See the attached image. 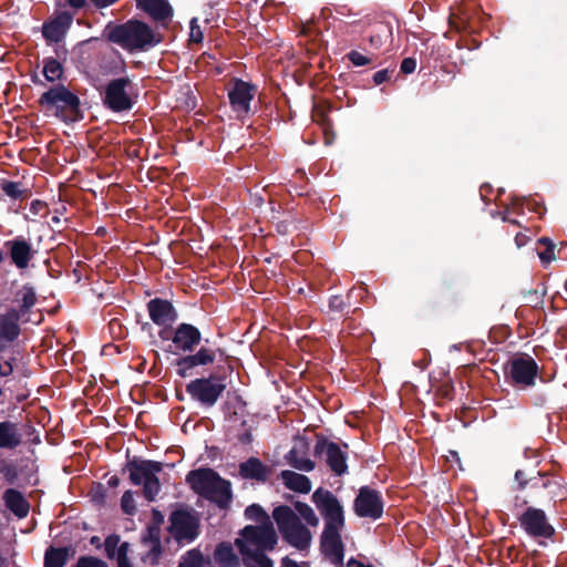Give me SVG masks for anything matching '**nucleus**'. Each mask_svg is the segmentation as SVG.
<instances>
[{
    "instance_id": "1",
    "label": "nucleus",
    "mask_w": 567,
    "mask_h": 567,
    "mask_svg": "<svg viewBox=\"0 0 567 567\" xmlns=\"http://www.w3.org/2000/svg\"><path fill=\"white\" fill-rule=\"evenodd\" d=\"M311 501L324 520L320 536V551L331 564L342 565L344 544L341 532L346 526L343 506L331 491L323 487L313 492Z\"/></svg>"
},
{
    "instance_id": "2",
    "label": "nucleus",
    "mask_w": 567,
    "mask_h": 567,
    "mask_svg": "<svg viewBox=\"0 0 567 567\" xmlns=\"http://www.w3.org/2000/svg\"><path fill=\"white\" fill-rule=\"evenodd\" d=\"M202 332L192 323L182 322L173 331L172 342L176 350L187 353L176 359V373L181 378H187L193 374V370L197 367L209 365L215 362L217 357H224L225 351L219 347L208 346L205 340L196 352L195 349L202 342Z\"/></svg>"
},
{
    "instance_id": "3",
    "label": "nucleus",
    "mask_w": 567,
    "mask_h": 567,
    "mask_svg": "<svg viewBox=\"0 0 567 567\" xmlns=\"http://www.w3.org/2000/svg\"><path fill=\"white\" fill-rule=\"evenodd\" d=\"M105 33L107 41L128 52H144L162 42V35L138 19L120 24L109 23Z\"/></svg>"
},
{
    "instance_id": "4",
    "label": "nucleus",
    "mask_w": 567,
    "mask_h": 567,
    "mask_svg": "<svg viewBox=\"0 0 567 567\" xmlns=\"http://www.w3.org/2000/svg\"><path fill=\"white\" fill-rule=\"evenodd\" d=\"M194 493L216 504L219 508H227L233 498L231 484L209 467L189 471L185 478Z\"/></svg>"
},
{
    "instance_id": "5",
    "label": "nucleus",
    "mask_w": 567,
    "mask_h": 567,
    "mask_svg": "<svg viewBox=\"0 0 567 567\" xmlns=\"http://www.w3.org/2000/svg\"><path fill=\"white\" fill-rule=\"evenodd\" d=\"M513 489L515 492L526 491L527 495L525 498L529 501V504L532 502L545 501L556 503V497L561 489V484L557 476L549 471H534L528 473L524 470H516Z\"/></svg>"
},
{
    "instance_id": "6",
    "label": "nucleus",
    "mask_w": 567,
    "mask_h": 567,
    "mask_svg": "<svg viewBox=\"0 0 567 567\" xmlns=\"http://www.w3.org/2000/svg\"><path fill=\"white\" fill-rule=\"evenodd\" d=\"M39 104L65 124L83 120L80 97L70 91L64 84H58L43 92L39 97Z\"/></svg>"
},
{
    "instance_id": "7",
    "label": "nucleus",
    "mask_w": 567,
    "mask_h": 567,
    "mask_svg": "<svg viewBox=\"0 0 567 567\" xmlns=\"http://www.w3.org/2000/svg\"><path fill=\"white\" fill-rule=\"evenodd\" d=\"M514 506L524 507V511L517 515V520L528 537L535 539L540 546H547L548 540H554L556 529L543 508L529 505V501L519 495L515 496Z\"/></svg>"
},
{
    "instance_id": "8",
    "label": "nucleus",
    "mask_w": 567,
    "mask_h": 567,
    "mask_svg": "<svg viewBox=\"0 0 567 567\" xmlns=\"http://www.w3.org/2000/svg\"><path fill=\"white\" fill-rule=\"evenodd\" d=\"M278 530L285 542L298 550H306L310 547L312 534L303 525L299 516L288 505H280L272 511Z\"/></svg>"
},
{
    "instance_id": "9",
    "label": "nucleus",
    "mask_w": 567,
    "mask_h": 567,
    "mask_svg": "<svg viewBox=\"0 0 567 567\" xmlns=\"http://www.w3.org/2000/svg\"><path fill=\"white\" fill-rule=\"evenodd\" d=\"M503 371L506 382L519 390L534 388L537 379L547 382L540 374L536 360L526 353L511 358L504 364Z\"/></svg>"
},
{
    "instance_id": "10",
    "label": "nucleus",
    "mask_w": 567,
    "mask_h": 567,
    "mask_svg": "<svg viewBox=\"0 0 567 567\" xmlns=\"http://www.w3.org/2000/svg\"><path fill=\"white\" fill-rule=\"evenodd\" d=\"M168 533L177 544H190L200 533V520L197 513L189 508H177L168 517Z\"/></svg>"
},
{
    "instance_id": "11",
    "label": "nucleus",
    "mask_w": 567,
    "mask_h": 567,
    "mask_svg": "<svg viewBox=\"0 0 567 567\" xmlns=\"http://www.w3.org/2000/svg\"><path fill=\"white\" fill-rule=\"evenodd\" d=\"M130 87L132 81L128 76L110 80L102 93L103 106L113 113L130 112L136 103L128 91Z\"/></svg>"
},
{
    "instance_id": "12",
    "label": "nucleus",
    "mask_w": 567,
    "mask_h": 567,
    "mask_svg": "<svg viewBox=\"0 0 567 567\" xmlns=\"http://www.w3.org/2000/svg\"><path fill=\"white\" fill-rule=\"evenodd\" d=\"M225 389V378L214 373L207 378H197L186 384V392L190 398L206 408L214 406Z\"/></svg>"
},
{
    "instance_id": "13",
    "label": "nucleus",
    "mask_w": 567,
    "mask_h": 567,
    "mask_svg": "<svg viewBox=\"0 0 567 567\" xmlns=\"http://www.w3.org/2000/svg\"><path fill=\"white\" fill-rule=\"evenodd\" d=\"M353 512L360 518L378 520L384 513V499L380 491L361 486L353 501Z\"/></svg>"
},
{
    "instance_id": "14",
    "label": "nucleus",
    "mask_w": 567,
    "mask_h": 567,
    "mask_svg": "<svg viewBox=\"0 0 567 567\" xmlns=\"http://www.w3.org/2000/svg\"><path fill=\"white\" fill-rule=\"evenodd\" d=\"M257 92V86L239 78L231 79V86L228 89V100L231 110L237 117L243 120L251 113V101Z\"/></svg>"
},
{
    "instance_id": "15",
    "label": "nucleus",
    "mask_w": 567,
    "mask_h": 567,
    "mask_svg": "<svg viewBox=\"0 0 567 567\" xmlns=\"http://www.w3.org/2000/svg\"><path fill=\"white\" fill-rule=\"evenodd\" d=\"M313 455L316 457L324 455L326 463L334 475L342 476L348 473L347 451H343L339 444L329 441L326 436L317 435Z\"/></svg>"
},
{
    "instance_id": "16",
    "label": "nucleus",
    "mask_w": 567,
    "mask_h": 567,
    "mask_svg": "<svg viewBox=\"0 0 567 567\" xmlns=\"http://www.w3.org/2000/svg\"><path fill=\"white\" fill-rule=\"evenodd\" d=\"M241 540L249 545H254V550H268L271 551L275 549L278 543V536L275 530L274 524L269 523L266 525H247L240 532Z\"/></svg>"
},
{
    "instance_id": "17",
    "label": "nucleus",
    "mask_w": 567,
    "mask_h": 567,
    "mask_svg": "<svg viewBox=\"0 0 567 567\" xmlns=\"http://www.w3.org/2000/svg\"><path fill=\"white\" fill-rule=\"evenodd\" d=\"M74 14L69 11H60L42 24V35L47 43L61 42L73 22Z\"/></svg>"
},
{
    "instance_id": "18",
    "label": "nucleus",
    "mask_w": 567,
    "mask_h": 567,
    "mask_svg": "<svg viewBox=\"0 0 567 567\" xmlns=\"http://www.w3.org/2000/svg\"><path fill=\"white\" fill-rule=\"evenodd\" d=\"M136 9L145 13L152 21L167 28L174 17V9L168 0H134Z\"/></svg>"
},
{
    "instance_id": "19",
    "label": "nucleus",
    "mask_w": 567,
    "mask_h": 567,
    "mask_svg": "<svg viewBox=\"0 0 567 567\" xmlns=\"http://www.w3.org/2000/svg\"><path fill=\"white\" fill-rule=\"evenodd\" d=\"M163 463L153 460H142L137 456L128 458L124 471L128 472L130 481L133 485H141L148 476L162 472Z\"/></svg>"
},
{
    "instance_id": "20",
    "label": "nucleus",
    "mask_w": 567,
    "mask_h": 567,
    "mask_svg": "<svg viewBox=\"0 0 567 567\" xmlns=\"http://www.w3.org/2000/svg\"><path fill=\"white\" fill-rule=\"evenodd\" d=\"M8 249L11 262L18 269H25L29 267L30 261L34 258L35 250L32 244L23 236H17L16 238L4 243Z\"/></svg>"
},
{
    "instance_id": "21",
    "label": "nucleus",
    "mask_w": 567,
    "mask_h": 567,
    "mask_svg": "<svg viewBox=\"0 0 567 567\" xmlns=\"http://www.w3.org/2000/svg\"><path fill=\"white\" fill-rule=\"evenodd\" d=\"M147 311L151 320L157 326H168L178 318V312L167 299L154 298L147 302Z\"/></svg>"
},
{
    "instance_id": "22",
    "label": "nucleus",
    "mask_w": 567,
    "mask_h": 567,
    "mask_svg": "<svg viewBox=\"0 0 567 567\" xmlns=\"http://www.w3.org/2000/svg\"><path fill=\"white\" fill-rule=\"evenodd\" d=\"M19 322L16 308H10L6 313H0V351L19 338L21 333Z\"/></svg>"
},
{
    "instance_id": "23",
    "label": "nucleus",
    "mask_w": 567,
    "mask_h": 567,
    "mask_svg": "<svg viewBox=\"0 0 567 567\" xmlns=\"http://www.w3.org/2000/svg\"><path fill=\"white\" fill-rule=\"evenodd\" d=\"M238 472L241 478L265 483L271 474V467L265 465L259 458L251 456L239 464Z\"/></svg>"
},
{
    "instance_id": "24",
    "label": "nucleus",
    "mask_w": 567,
    "mask_h": 567,
    "mask_svg": "<svg viewBox=\"0 0 567 567\" xmlns=\"http://www.w3.org/2000/svg\"><path fill=\"white\" fill-rule=\"evenodd\" d=\"M3 501L6 507L19 518H24L30 512V503L24 495L16 488L7 489L3 494Z\"/></svg>"
},
{
    "instance_id": "25",
    "label": "nucleus",
    "mask_w": 567,
    "mask_h": 567,
    "mask_svg": "<svg viewBox=\"0 0 567 567\" xmlns=\"http://www.w3.org/2000/svg\"><path fill=\"white\" fill-rule=\"evenodd\" d=\"M55 53L56 58L50 56L43 59L42 73L49 82L61 80L64 73L63 65L60 60L66 59L68 50L65 48H61L55 50Z\"/></svg>"
},
{
    "instance_id": "26",
    "label": "nucleus",
    "mask_w": 567,
    "mask_h": 567,
    "mask_svg": "<svg viewBox=\"0 0 567 567\" xmlns=\"http://www.w3.org/2000/svg\"><path fill=\"white\" fill-rule=\"evenodd\" d=\"M22 443V435L17 423L10 421L0 422V450H14Z\"/></svg>"
},
{
    "instance_id": "27",
    "label": "nucleus",
    "mask_w": 567,
    "mask_h": 567,
    "mask_svg": "<svg viewBox=\"0 0 567 567\" xmlns=\"http://www.w3.org/2000/svg\"><path fill=\"white\" fill-rule=\"evenodd\" d=\"M236 545L245 557L246 567H274L272 560L265 554L267 550H252L240 539L236 540Z\"/></svg>"
},
{
    "instance_id": "28",
    "label": "nucleus",
    "mask_w": 567,
    "mask_h": 567,
    "mask_svg": "<svg viewBox=\"0 0 567 567\" xmlns=\"http://www.w3.org/2000/svg\"><path fill=\"white\" fill-rule=\"evenodd\" d=\"M365 293V289L352 288L348 291V293L343 297L340 295H334L329 298V310L332 312H338L341 315H349L350 308L352 306L351 299L355 295V297H362Z\"/></svg>"
},
{
    "instance_id": "29",
    "label": "nucleus",
    "mask_w": 567,
    "mask_h": 567,
    "mask_svg": "<svg viewBox=\"0 0 567 567\" xmlns=\"http://www.w3.org/2000/svg\"><path fill=\"white\" fill-rule=\"evenodd\" d=\"M280 477L286 487L293 492L308 494L311 491V481L303 474L285 470L280 473Z\"/></svg>"
},
{
    "instance_id": "30",
    "label": "nucleus",
    "mask_w": 567,
    "mask_h": 567,
    "mask_svg": "<svg viewBox=\"0 0 567 567\" xmlns=\"http://www.w3.org/2000/svg\"><path fill=\"white\" fill-rule=\"evenodd\" d=\"M18 296H21V303L19 308H16V313L18 319L23 322L30 321L29 318H25L27 315L30 313L31 309L35 306L38 298L33 287L25 285L18 292Z\"/></svg>"
},
{
    "instance_id": "31",
    "label": "nucleus",
    "mask_w": 567,
    "mask_h": 567,
    "mask_svg": "<svg viewBox=\"0 0 567 567\" xmlns=\"http://www.w3.org/2000/svg\"><path fill=\"white\" fill-rule=\"evenodd\" d=\"M71 556V548L50 546L44 553L43 567H64Z\"/></svg>"
},
{
    "instance_id": "32",
    "label": "nucleus",
    "mask_w": 567,
    "mask_h": 567,
    "mask_svg": "<svg viewBox=\"0 0 567 567\" xmlns=\"http://www.w3.org/2000/svg\"><path fill=\"white\" fill-rule=\"evenodd\" d=\"M215 560L223 567H239L238 557L233 547L227 543H220L214 553Z\"/></svg>"
},
{
    "instance_id": "33",
    "label": "nucleus",
    "mask_w": 567,
    "mask_h": 567,
    "mask_svg": "<svg viewBox=\"0 0 567 567\" xmlns=\"http://www.w3.org/2000/svg\"><path fill=\"white\" fill-rule=\"evenodd\" d=\"M392 34L391 27L384 23L375 24L368 38L369 44L374 50H379Z\"/></svg>"
},
{
    "instance_id": "34",
    "label": "nucleus",
    "mask_w": 567,
    "mask_h": 567,
    "mask_svg": "<svg viewBox=\"0 0 567 567\" xmlns=\"http://www.w3.org/2000/svg\"><path fill=\"white\" fill-rule=\"evenodd\" d=\"M1 190L11 199H25L31 195L28 188L22 187V183L3 179L0 183Z\"/></svg>"
},
{
    "instance_id": "35",
    "label": "nucleus",
    "mask_w": 567,
    "mask_h": 567,
    "mask_svg": "<svg viewBox=\"0 0 567 567\" xmlns=\"http://www.w3.org/2000/svg\"><path fill=\"white\" fill-rule=\"evenodd\" d=\"M287 461L292 467L305 472H311L316 466L315 462L310 458L300 456L297 447H292L288 452Z\"/></svg>"
},
{
    "instance_id": "36",
    "label": "nucleus",
    "mask_w": 567,
    "mask_h": 567,
    "mask_svg": "<svg viewBox=\"0 0 567 567\" xmlns=\"http://www.w3.org/2000/svg\"><path fill=\"white\" fill-rule=\"evenodd\" d=\"M245 517L249 520L258 523V525H266L272 523L266 511L258 504H251L245 509Z\"/></svg>"
},
{
    "instance_id": "37",
    "label": "nucleus",
    "mask_w": 567,
    "mask_h": 567,
    "mask_svg": "<svg viewBox=\"0 0 567 567\" xmlns=\"http://www.w3.org/2000/svg\"><path fill=\"white\" fill-rule=\"evenodd\" d=\"M161 492V482L156 474L148 476L143 483V495L148 502L155 501Z\"/></svg>"
},
{
    "instance_id": "38",
    "label": "nucleus",
    "mask_w": 567,
    "mask_h": 567,
    "mask_svg": "<svg viewBox=\"0 0 567 567\" xmlns=\"http://www.w3.org/2000/svg\"><path fill=\"white\" fill-rule=\"evenodd\" d=\"M293 506H295V509L297 511V513L305 519V522L308 525H310L312 527L318 526L319 518L317 517V515L311 506H309L307 503H303L300 501L296 502L293 504Z\"/></svg>"
},
{
    "instance_id": "39",
    "label": "nucleus",
    "mask_w": 567,
    "mask_h": 567,
    "mask_svg": "<svg viewBox=\"0 0 567 567\" xmlns=\"http://www.w3.org/2000/svg\"><path fill=\"white\" fill-rule=\"evenodd\" d=\"M204 555L197 548L188 550L178 564V567H203Z\"/></svg>"
},
{
    "instance_id": "40",
    "label": "nucleus",
    "mask_w": 567,
    "mask_h": 567,
    "mask_svg": "<svg viewBox=\"0 0 567 567\" xmlns=\"http://www.w3.org/2000/svg\"><path fill=\"white\" fill-rule=\"evenodd\" d=\"M539 246H544L545 249L542 251H538V257L542 260L543 264H549L550 261L555 260V245L548 237H540L537 240Z\"/></svg>"
},
{
    "instance_id": "41",
    "label": "nucleus",
    "mask_w": 567,
    "mask_h": 567,
    "mask_svg": "<svg viewBox=\"0 0 567 567\" xmlns=\"http://www.w3.org/2000/svg\"><path fill=\"white\" fill-rule=\"evenodd\" d=\"M121 508L126 515H134L136 512V505L134 501V494L132 491H126L121 497Z\"/></svg>"
},
{
    "instance_id": "42",
    "label": "nucleus",
    "mask_w": 567,
    "mask_h": 567,
    "mask_svg": "<svg viewBox=\"0 0 567 567\" xmlns=\"http://www.w3.org/2000/svg\"><path fill=\"white\" fill-rule=\"evenodd\" d=\"M551 398H553V392L549 390L544 391V392H534L530 395V403L534 406L544 408L550 403Z\"/></svg>"
},
{
    "instance_id": "43",
    "label": "nucleus",
    "mask_w": 567,
    "mask_h": 567,
    "mask_svg": "<svg viewBox=\"0 0 567 567\" xmlns=\"http://www.w3.org/2000/svg\"><path fill=\"white\" fill-rule=\"evenodd\" d=\"M74 567H107V564L94 556H81Z\"/></svg>"
},
{
    "instance_id": "44",
    "label": "nucleus",
    "mask_w": 567,
    "mask_h": 567,
    "mask_svg": "<svg viewBox=\"0 0 567 567\" xmlns=\"http://www.w3.org/2000/svg\"><path fill=\"white\" fill-rule=\"evenodd\" d=\"M90 497L92 502L97 505H104L106 498V488L102 483H96L90 491Z\"/></svg>"
},
{
    "instance_id": "45",
    "label": "nucleus",
    "mask_w": 567,
    "mask_h": 567,
    "mask_svg": "<svg viewBox=\"0 0 567 567\" xmlns=\"http://www.w3.org/2000/svg\"><path fill=\"white\" fill-rule=\"evenodd\" d=\"M120 537L117 535H110L104 542L105 553L109 558H114L116 555Z\"/></svg>"
},
{
    "instance_id": "46",
    "label": "nucleus",
    "mask_w": 567,
    "mask_h": 567,
    "mask_svg": "<svg viewBox=\"0 0 567 567\" xmlns=\"http://www.w3.org/2000/svg\"><path fill=\"white\" fill-rule=\"evenodd\" d=\"M544 295L545 289L542 292H539L537 289H532L524 295V298L527 305L532 307H537L538 305L543 303Z\"/></svg>"
},
{
    "instance_id": "47",
    "label": "nucleus",
    "mask_w": 567,
    "mask_h": 567,
    "mask_svg": "<svg viewBox=\"0 0 567 567\" xmlns=\"http://www.w3.org/2000/svg\"><path fill=\"white\" fill-rule=\"evenodd\" d=\"M347 59L355 66H363L371 63L372 61L370 58L355 50H351L349 53H347Z\"/></svg>"
},
{
    "instance_id": "48",
    "label": "nucleus",
    "mask_w": 567,
    "mask_h": 567,
    "mask_svg": "<svg viewBox=\"0 0 567 567\" xmlns=\"http://www.w3.org/2000/svg\"><path fill=\"white\" fill-rule=\"evenodd\" d=\"M29 209L33 216H45L49 213L48 204L40 199L32 200Z\"/></svg>"
},
{
    "instance_id": "49",
    "label": "nucleus",
    "mask_w": 567,
    "mask_h": 567,
    "mask_svg": "<svg viewBox=\"0 0 567 567\" xmlns=\"http://www.w3.org/2000/svg\"><path fill=\"white\" fill-rule=\"evenodd\" d=\"M189 40L194 43H202L204 40V33L200 27L197 24L196 18L192 19L190 21Z\"/></svg>"
},
{
    "instance_id": "50",
    "label": "nucleus",
    "mask_w": 567,
    "mask_h": 567,
    "mask_svg": "<svg viewBox=\"0 0 567 567\" xmlns=\"http://www.w3.org/2000/svg\"><path fill=\"white\" fill-rule=\"evenodd\" d=\"M394 72V69H383L373 74V82L375 85H380L390 80L391 74Z\"/></svg>"
},
{
    "instance_id": "51",
    "label": "nucleus",
    "mask_w": 567,
    "mask_h": 567,
    "mask_svg": "<svg viewBox=\"0 0 567 567\" xmlns=\"http://www.w3.org/2000/svg\"><path fill=\"white\" fill-rule=\"evenodd\" d=\"M416 69V60L414 58H405L402 60L401 62V65H400V71L403 73V74H411L415 71Z\"/></svg>"
},
{
    "instance_id": "52",
    "label": "nucleus",
    "mask_w": 567,
    "mask_h": 567,
    "mask_svg": "<svg viewBox=\"0 0 567 567\" xmlns=\"http://www.w3.org/2000/svg\"><path fill=\"white\" fill-rule=\"evenodd\" d=\"M65 2L75 12L86 9L90 6L89 0H65Z\"/></svg>"
},
{
    "instance_id": "53",
    "label": "nucleus",
    "mask_w": 567,
    "mask_h": 567,
    "mask_svg": "<svg viewBox=\"0 0 567 567\" xmlns=\"http://www.w3.org/2000/svg\"><path fill=\"white\" fill-rule=\"evenodd\" d=\"M89 1L92 7H94L97 10H101V9L109 8L113 4H115L120 0H89Z\"/></svg>"
},
{
    "instance_id": "54",
    "label": "nucleus",
    "mask_w": 567,
    "mask_h": 567,
    "mask_svg": "<svg viewBox=\"0 0 567 567\" xmlns=\"http://www.w3.org/2000/svg\"><path fill=\"white\" fill-rule=\"evenodd\" d=\"M127 551H128V544L126 542L122 543L121 545L117 546V550H116V555H115L117 563L128 559Z\"/></svg>"
},
{
    "instance_id": "55",
    "label": "nucleus",
    "mask_w": 567,
    "mask_h": 567,
    "mask_svg": "<svg viewBox=\"0 0 567 567\" xmlns=\"http://www.w3.org/2000/svg\"><path fill=\"white\" fill-rule=\"evenodd\" d=\"M238 441L241 444H250L252 442V433L250 429H245L244 432L238 434Z\"/></svg>"
},
{
    "instance_id": "56",
    "label": "nucleus",
    "mask_w": 567,
    "mask_h": 567,
    "mask_svg": "<svg viewBox=\"0 0 567 567\" xmlns=\"http://www.w3.org/2000/svg\"><path fill=\"white\" fill-rule=\"evenodd\" d=\"M12 371H13V368L9 361H4L3 363H0V375L1 377H8L12 373Z\"/></svg>"
},
{
    "instance_id": "57",
    "label": "nucleus",
    "mask_w": 567,
    "mask_h": 567,
    "mask_svg": "<svg viewBox=\"0 0 567 567\" xmlns=\"http://www.w3.org/2000/svg\"><path fill=\"white\" fill-rule=\"evenodd\" d=\"M492 193V186L488 185V184H483L480 188V194H481V197L482 199L485 202V203H489V200L487 199V196Z\"/></svg>"
},
{
    "instance_id": "58",
    "label": "nucleus",
    "mask_w": 567,
    "mask_h": 567,
    "mask_svg": "<svg viewBox=\"0 0 567 567\" xmlns=\"http://www.w3.org/2000/svg\"><path fill=\"white\" fill-rule=\"evenodd\" d=\"M163 327L164 328L162 330H159V332H158V337L162 340H172L174 330L168 329L167 326H163Z\"/></svg>"
},
{
    "instance_id": "59",
    "label": "nucleus",
    "mask_w": 567,
    "mask_h": 567,
    "mask_svg": "<svg viewBox=\"0 0 567 567\" xmlns=\"http://www.w3.org/2000/svg\"><path fill=\"white\" fill-rule=\"evenodd\" d=\"M148 530L151 537L155 539L156 547H159V529L157 527H150Z\"/></svg>"
},
{
    "instance_id": "60",
    "label": "nucleus",
    "mask_w": 567,
    "mask_h": 567,
    "mask_svg": "<svg viewBox=\"0 0 567 567\" xmlns=\"http://www.w3.org/2000/svg\"><path fill=\"white\" fill-rule=\"evenodd\" d=\"M282 567H300L299 564L288 557L282 559Z\"/></svg>"
},
{
    "instance_id": "61",
    "label": "nucleus",
    "mask_w": 567,
    "mask_h": 567,
    "mask_svg": "<svg viewBox=\"0 0 567 567\" xmlns=\"http://www.w3.org/2000/svg\"><path fill=\"white\" fill-rule=\"evenodd\" d=\"M107 485L112 488H115L120 485V478L116 475H113L107 481Z\"/></svg>"
},
{
    "instance_id": "62",
    "label": "nucleus",
    "mask_w": 567,
    "mask_h": 567,
    "mask_svg": "<svg viewBox=\"0 0 567 567\" xmlns=\"http://www.w3.org/2000/svg\"><path fill=\"white\" fill-rule=\"evenodd\" d=\"M153 518L158 524L163 523V519H164L162 513L157 509H153Z\"/></svg>"
},
{
    "instance_id": "63",
    "label": "nucleus",
    "mask_w": 567,
    "mask_h": 567,
    "mask_svg": "<svg viewBox=\"0 0 567 567\" xmlns=\"http://www.w3.org/2000/svg\"><path fill=\"white\" fill-rule=\"evenodd\" d=\"M8 480H10L9 475H12L11 478L16 476L14 468L11 466H8L6 470L2 471Z\"/></svg>"
},
{
    "instance_id": "64",
    "label": "nucleus",
    "mask_w": 567,
    "mask_h": 567,
    "mask_svg": "<svg viewBox=\"0 0 567 567\" xmlns=\"http://www.w3.org/2000/svg\"><path fill=\"white\" fill-rule=\"evenodd\" d=\"M525 239H526V237L524 235H520V234L516 235V237H515V241H516L518 247H520V246H523L525 244Z\"/></svg>"
}]
</instances>
